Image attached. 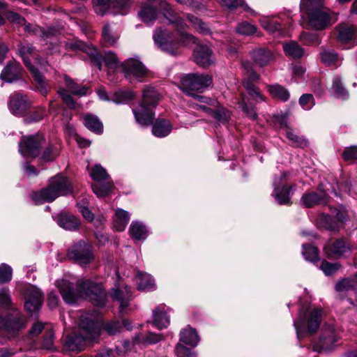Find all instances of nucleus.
Here are the masks:
<instances>
[{"label": "nucleus", "mask_w": 357, "mask_h": 357, "mask_svg": "<svg viewBox=\"0 0 357 357\" xmlns=\"http://www.w3.org/2000/svg\"><path fill=\"white\" fill-rule=\"evenodd\" d=\"M164 8L167 11L165 17L169 23L176 24L178 38H175L172 33L166 29H157L153 33V40L155 45L163 52L171 55H176L178 54L180 47H188L196 43V38L190 34L185 33L183 29V21L181 18L177 17L172 13L170 6L163 3Z\"/></svg>", "instance_id": "f257e3e1"}, {"label": "nucleus", "mask_w": 357, "mask_h": 357, "mask_svg": "<svg viewBox=\"0 0 357 357\" xmlns=\"http://www.w3.org/2000/svg\"><path fill=\"white\" fill-rule=\"evenodd\" d=\"M101 323L96 312L85 313L80 317L78 334L72 333L66 336L63 348L68 351H82L87 341L96 340L100 332Z\"/></svg>", "instance_id": "f03ea898"}, {"label": "nucleus", "mask_w": 357, "mask_h": 357, "mask_svg": "<svg viewBox=\"0 0 357 357\" xmlns=\"http://www.w3.org/2000/svg\"><path fill=\"white\" fill-rule=\"evenodd\" d=\"M243 67L246 70L243 82L248 96L243 95L240 107L242 111L252 120L257 119V114L255 109L254 104L265 101V98L260 93L259 89L253 85V82L259 78V75L254 71L248 63H243Z\"/></svg>", "instance_id": "7ed1b4c3"}, {"label": "nucleus", "mask_w": 357, "mask_h": 357, "mask_svg": "<svg viewBox=\"0 0 357 357\" xmlns=\"http://www.w3.org/2000/svg\"><path fill=\"white\" fill-rule=\"evenodd\" d=\"M43 141L40 134L23 136L19 142V151L25 158L40 157L45 162L52 161L59 155V148L50 144L40 153L39 149Z\"/></svg>", "instance_id": "20e7f679"}, {"label": "nucleus", "mask_w": 357, "mask_h": 357, "mask_svg": "<svg viewBox=\"0 0 357 357\" xmlns=\"http://www.w3.org/2000/svg\"><path fill=\"white\" fill-rule=\"evenodd\" d=\"M73 193L70 181L61 174L52 177L48 185L42 190L33 192L31 199L36 204L44 202H52L60 196H66Z\"/></svg>", "instance_id": "39448f33"}, {"label": "nucleus", "mask_w": 357, "mask_h": 357, "mask_svg": "<svg viewBox=\"0 0 357 357\" xmlns=\"http://www.w3.org/2000/svg\"><path fill=\"white\" fill-rule=\"evenodd\" d=\"M301 9L307 15L308 24L316 30H323L331 24V13L322 0H301Z\"/></svg>", "instance_id": "423d86ee"}, {"label": "nucleus", "mask_w": 357, "mask_h": 357, "mask_svg": "<svg viewBox=\"0 0 357 357\" xmlns=\"http://www.w3.org/2000/svg\"><path fill=\"white\" fill-rule=\"evenodd\" d=\"M159 100V94L153 87L147 86L143 91L142 101L139 105L132 109L137 123L143 126L151 125L154 119L153 109Z\"/></svg>", "instance_id": "0eeeda50"}, {"label": "nucleus", "mask_w": 357, "mask_h": 357, "mask_svg": "<svg viewBox=\"0 0 357 357\" xmlns=\"http://www.w3.org/2000/svg\"><path fill=\"white\" fill-rule=\"evenodd\" d=\"M322 311L319 308L300 310L297 319L294 321L297 338L300 340L307 334L315 333L319 328Z\"/></svg>", "instance_id": "6e6552de"}, {"label": "nucleus", "mask_w": 357, "mask_h": 357, "mask_svg": "<svg viewBox=\"0 0 357 357\" xmlns=\"http://www.w3.org/2000/svg\"><path fill=\"white\" fill-rule=\"evenodd\" d=\"M79 294L89 300L94 305L103 307L106 304V292L101 284L91 280H79L77 283Z\"/></svg>", "instance_id": "1a4fd4ad"}, {"label": "nucleus", "mask_w": 357, "mask_h": 357, "mask_svg": "<svg viewBox=\"0 0 357 357\" xmlns=\"http://www.w3.org/2000/svg\"><path fill=\"white\" fill-rule=\"evenodd\" d=\"M90 176L94 181V183L91 184V188L97 197H105L112 192L114 184L109 180V176L106 169L100 165H96L91 169Z\"/></svg>", "instance_id": "9d476101"}, {"label": "nucleus", "mask_w": 357, "mask_h": 357, "mask_svg": "<svg viewBox=\"0 0 357 357\" xmlns=\"http://www.w3.org/2000/svg\"><path fill=\"white\" fill-rule=\"evenodd\" d=\"M211 83L212 77L206 74L190 73L181 77V88L188 95H192L190 91L207 88Z\"/></svg>", "instance_id": "9b49d317"}, {"label": "nucleus", "mask_w": 357, "mask_h": 357, "mask_svg": "<svg viewBox=\"0 0 357 357\" xmlns=\"http://www.w3.org/2000/svg\"><path fill=\"white\" fill-rule=\"evenodd\" d=\"M124 77L130 82H143L148 75V70L137 59L130 58L121 63Z\"/></svg>", "instance_id": "f8f14e48"}, {"label": "nucleus", "mask_w": 357, "mask_h": 357, "mask_svg": "<svg viewBox=\"0 0 357 357\" xmlns=\"http://www.w3.org/2000/svg\"><path fill=\"white\" fill-rule=\"evenodd\" d=\"M68 257L80 265L89 264L93 259L91 246L84 241L71 246L68 250Z\"/></svg>", "instance_id": "ddd939ff"}, {"label": "nucleus", "mask_w": 357, "mask_h": 357, "mask_svg": "<svg viewBox=\"0 0 357 357\" xmlns=\"http://www.w3.org/2000/svg\"><path fill=\"white\" fill-rule=\"evenodd\" d=\"M286 174H282L279 177H275L273 181L274 190L273 196L277 203L280 205L290 204L291 186L285 185L284 179Z\"/></svg>", "instance_id": "4468645a"}, {"label": "nucleus", "mask_w": 357, "mask_h": 357, "mask_svg": "<svg viewBox=\"0 0 357 357\" xmlns=\"http://www.w3.org/2000/svg\"><path fill=\"white\" fill-rule=\"evenodd\" d=\"M26 320L17 310H14L13 314L6 319L0 318V328L8 333L15 336L22 329L26 327Z\"/></svg>", "instance_id": "2eb2a0df"}, {"label": "nucleus", "mask_w": 357, "mask_h": 357, "mask_svg": "<svg viewBox=\"0 0 357 357\" xmlns=\"http://www.w3.org/2000/svg\"><path fill=\"white\" fill-rule=\"evenodd\" d=\"M93 63L100 70L102 68V61L104 60L105 66L109 69H116L121 66L119 60L116 55L111 51L106 52L102 57L95 48H89L88 53Z\"/></svg>", "instance_id": "dca6fc26"}, {"label": "nucleus", "mask_w": 357, "mask_h": 357, "mask_svg": "<svg viewBox=\"0 0 357 357\" xmlns=\"http://www.w3.org/2000/svg\"><path fill=\"white\" fill-rule=\"evenodd\" d=\"M26 301L24 308L27 312H35L40 310L43 301V295L35 286L29 285L24 292Z\"/></svg>", "instance_id": "f3484780"}, {"label": "nucleus", "mask_w": 357, "mask_h": 357, "mask_svg": "<svg viewBox=\"0 0 357 357\" xmlns=\"http://www.w3.org/2000/svg\"><path fill=\"white\" fill-rule=\"evenodd\" d=\"M338 340V336L333 326H326L322 328L319 343L314 347L316 351H331Z\"/></svg>", "instance_id": "a211bd4d"}, {"label": "nucleus", "mask_w": 357, "mask_h": 357, "mask_svg": "<svg viewBox=\"0 0 357 357\" xmlns=\"http://www.w3.org/2000/svg\"><path fill=\"white\" fill-rule=\"evenodd\" d=\"M275 122L280 126L281 129L284 130L285 135L291 146L295 147H305L307 145V142L303 137L296 135L295 132L288 126L287 115L277 116L275 117Z\"/></svg>", "instance_id": "6ab92c4d"}, {"label": "nucleus", "mask_w": 357, "mask_h": 357, "mask_svg": "<svg viewBox=\"0 0 357 357\" xmlns=\"http://www.w3.org/2000/svg\"><path fill=\"white\" fill-rule=\"evenodd\" d=\"M18 52L29 71H31V68H37L31 64V59H33L41 68H44L46 65H47V62L45 60L36 57V54L35 52V48L30 44L20 45L18 48Z\"/></svg>", "instance_id": "aec40b11"}, {"label": "nucleus", "mask_w": 357, "mask_h": 357, "mask_svg": "<svg viewBox=\"0 0 357 357\" xmlns=\"http://www.w3.org/2000/svg\"><path fill=\"white\" fill-rule=\"evenodd\" d=\"M31 106V102L26 96L15 93L10 97L8 107L12 114L16 116L22 115Z\"/></svg>", "instance_id": "412c9836"}, {"label": "nucleus", "mask_w": 357, "mask_h": 357, "mask_svg": "<svg viewBox=\"0 0 357 357\" xmlns=\"http://www.w3.org/2000/svg\"><path fill=\"white\" fill-rule=\"evenodd\" d=\"M328 257H342L351 251L349 245L342 239H337L332 243H328L324 248Z\"/></svg>", "instance_id": "4be33fe9"}, {"label": "nucleus", "mask_w": 357, "mask_h": 357, "mask_svg": "<svg viewBox=\"0 0 357 357\" xmlns=\"http://www.w3.org/2000/svg\"><path fill=\"white\" fill-rule=\"evenodd\" d=\"M338 41L346 44L352 41L357 44V27L348 24H341L337 27Z\"/></svg>", "instance_id": "5701e85b"}, {"label": "nucleus", "mask_w": 357, "mask_h": 357, "mask_svg": "<svg viewBox=\"0 0 357 357\" xmlns=\"http://www.w3.org/2000/svg\"><path fill=\"white\" fill-rule=\"evenodd\" d=\"M196 63L203 67H207L213 63L212 51L207 45H199L194 50Z\"/></svg>", "instance_id": "b1692460"}, {"label": "nucleus", "mask_w": 357, "mask_h": 357, "mask_svg": "<svg viewBox=\"0 0 357 357\" xmlns=\"http://www.w3.org/2000/svg\"><path fill=\"white\" fill-rule=\"evenodd\" d=\"M113 299L116 300L119 303L120 311L123 312L129 306L130 301L132 298L130 288L126 285L122 289H113L111 293Z\"/></svg>", "instance_id": "393cba45"}, {"label": "nucleus", "mask_w": 357, "mask_h": 357, "mask_svg": "<svg viewBox=\"0 0 357 357\" xmlns=\"http://www.w3.org/2000/svg\"><path fill=\"white\" fill-rule=\"evenodd\" d=\"M56 286L66 303L72 305L77 302L78 294L75 291L72 284L68 281L66 280H58Z\"/></svg>", "instance_id": "a878e982"}, {"label": "nucleus", "mask_w": 357, "mask_h": 357, "mask_svg": "<svg viewBox=\"0 0 357 357\" xmlns=\"http://www.w3.org/2000/svg\"><path fill=\"white\" fill-rule=\"evenodd\" d=\"M22 68L17 62H10L2 70L0 78L8 83H11L20 79Z\"/></svg>", "instance_id": "bb28decb"}, {"label": "nucleus", "mask_w": 357, "mask_h": 357, "mask_svg": "<svg viewBox=\"0 0 357 357\" xmlns=\"http://www.w3.org/2000/svg\"><path fill=\"white\" fill-rule=\"evenodd\" d=\"M152 317V324L158 329L167 328L169 324V317L162 306H158L153 310Z\"/></svg>", "instance_id": "cd10ccee"}, {"label": "nucleus", "mask_w": 357, "mask_h": 357, "mask_svg": "<svg viewBox=\"0 0 357 357\" xmlns=\"http://www.w3.org/2000/svg\"><path fill=\"white\" fill-rule=\"evenodd\" d=\"M57 224L66 230H76L79 225L80 221L78 218L70 213H61L56 218Z\"/></svg>", "instance_id": "c85d7f7f"}, {"label": "nucleus", "mask_w": 357, "mask_h": 357, "mask_svg": "<svg viewBox=\"0 0 357 357\" xmlns=\"http://www.w3.org/2000/svg\"><path fill=\"white\" fill-rule=\"evenodd\" d=\"M130 236L137 241H144L149 236V229L141 221H132L129 227Z\"/></svg>", "instance_id": "c756f323"}, {"label": "nucleus", "mask_w": 357, "mask_h": 357, "mask_svg": "<svg viewBox=\"0 0 357 357\" xmlns=\"http://www.w3.org/2000/svg\"><path fill=\"white\" fill-rule=\"evenodd\" d=\"M303 204L307 208L326 202V194L321 190L319 193L310 192L305 193L301 198Z\"/></svg>", "instance_id": "7c9ffc66"}, {"label": "nucleus", "mask_w": 357, "mask_h": 357, "mask_svg": "<svg viewBox=\"0 0 357 357\" xmlns=\"http://www.w3.org/2000/svg\"><path fill=\"white\" fill-rule=\"evenodd\" d=\"M330 92L336 98L346 100L349 98V92L344 86L340 75H335L333 77Z\"/></svg>", "instance_id": "2f4dec72"}, {"label": "nucleus", "mask_w": 357, "mask_h": 357, "mask_svg": "<svg viewBox=\"0 0 357 357\" xmlns=\"http://www.w3.org/2000/svg\"><path fill=\"white\" fill-rule=\"evenodd\" d=\"M260 24L266 31L274 34L275 36H283L284 35L281 23L276 20L263 17L260 20Z\"/></svg>", "instance_id": "473e14b6"}, {"label": "nucleus", "mask_w": 357, "mask_h": 357, "mask_svg": "<svg viewBox=\"0 0 357 357\" xmlns=\"http://www.w3.org/2000/svg\"><path fill=\"white\" fill-rule=\"evenodd\" d=\"M130 220V215L128 211L117 208L113 217V227L118 231H123Z\"/></svg>", "instance_id": "72a5a7b5"}, {"label": "nucleus", "mask_w": 357, "mask_h": 357, "mask_svg": "<svg viewBox=\"0 0 357 357\" xmlns=\"http://www.w3.org/2000/svg\"><path fill=\"white\" fill-rule=\"evenodd\" d=\"M162 340V335L160 333L149 332L146 335L139 334L133 338V344L139 345H149L156 344Z\"/></svg>", "instance_id": "f704fd0d"}, {"label": "nucleus", "mask_w": 357, "mask_h": 357, "mask_svg": "<svg viewBox=\"0 0 357 357\" xmlns=\"http://www.w3.org/2000/svg\"><path fill=\"white\" fill-rule=\"evenodd\" d=\"M267 90L269 94L275 99L282 102H287L290 97V93L287 89L278 84L267 85Z\"/></svg>", "instance_id": "c9c22d12"}, {"label": "nucleus", "mask_w": 357, "mask_h": 357, "mask_svg": "<svg viewBox=\"0 0 357 357\" xmlns=\"http://www.w3.org/2000/svg\"><path fill=\"white\" fill-rule=\"evenodd\" d=\"M137 288L142 291H151L155 289V280L146 273H138L137 277Z\"/></svg>", "instance_id": "e433bc0d"}, {"label": "nucleus", "mask_w": 357, "mask_h": 357, "mask_svg": "<svg viewBox=\"0 0 357 357\" xmlns=\"http://www.w3.org/2000/svg\"><path fill=\"white\" fill-rule=\"evenodd\" d=\"M335 290L338 292L353 291L357 294V273L353 277L344 278L337 282Z\"/></svg>", "instance_id": "4c0bfd02"}, {"label": "nucleus", "mask_w": 357, "mask_h": 357, "mask_svg": "<svg viewBox=\"0 0 357 357\" xmlns=\"http://www.w3.org/2000/svg\"><path fill=\"white\" fill-rule=\"evenodd\" d=\"M172 128V126L169 121L165 119H159L153 124L152 133L157 137H164L170 133Z\"/></svg>", "instance_id": "58836bf2"}, {"label": "nucleus", "mask_w": 357, "mask_h": 357, "mask_svg": "<svg viewBox=\"0 0 357 357\" xmlns=\"http://www.w3.org/2000/svg\"><path fill=\"white\" fill-rule=\"evenodd\" d=\"M199 341L197 331L192 328H186L180 333V342L185 344L196 347Z\"/></svg>", "instance_id": "ea45409f"}, {"label": "nucleus", "mask_w": 357, "mask_h": 357, "mask_svg": "<svg viewBox=\"0 0 357 357\" xmlns=\"http://www.w3.org/2000/svg\"><path fill=\"white\" fill-rule=\"evenodd\" d=\"M255 63L260 67L266 66L272 59V52L266 49H258L252 52Z\"/></svg>", "instance_id": "a19ab883"}, {"label": "nucleus", "mask_w": 357, "mask_h": 357, "mask_svg": "<svg viewBox=\"0 0 357 357\" xmlns=\"http://www.w3.org/2000/svg\"><path fill=\"white\" fill-rule=\"evenodd\" d=\"M84 124L91 131L101 134L103 131V125L98 116L93 114H86L84 116Z\"/></svg>", "instance_id": "79ce46f5"}, {"label": "nucleus", "mask_w": 357, "mask_h": 357, "mask_svg": "<svg viewBox=\"0 0 357 357\" xmlns=\"http://www.w3.org/2000/svg\"><path fill=\"white\" fill-rule=\"evenodd\" d=\"M283 50L287 56L294 59H300L304 55V50L296 41L284 43Z\"/></svg>", "instance_id": "37998d69"}, {"label": "nucleus", "mask_w": 357, "mask_h": 357, "mask_svg": "<svg viewBox=\"0 0 357 357\" xmlns=\"http://www.w3.org/2000/svg\"><path fill=\"white\" fill-rule=\"evenodd\" d=\"M30 73L36 83L37 91H39L41 95L46 96L50 90V86L45 82L43 75L38 71V68H31Z\"/></svg>", "instance_id": "c03bdc74"}, {"label": "nucleus", "mask_w": 357, "mask_h": 357, "mask_svg": "<svg viewBox=\"0 0 357 357\" xmlns=\"http://www.w3.org/2000/svg\"><path fill=\"white\" fill-rule=\"evenodd\" d=\"M102 36L105 44L109 46L114 45L119 37L114 27L109 24L103 26Z\"/></svg>", "instance_id": "a18cd8bd"}, {"label": "nucleus", "mask_w": 357, "mask_h": 357, "mask_svg": "<svg viewBox=\"0 0 357 357\" xmlns=\"http://www.w3.org/2000/svg\"><path fill=\"white\" fill-rule=\"evenodd\" d=\"M63 79L66 86L69 89L70 92L79 96H84L87 93L88 88L85 86H80L75 83L70 77L66 75H63Z\"/></svg>", "instance_id": "49530a36"}, {"label": "nucleus", "mask_w": 357, "mask_h": 357, "mask_svg": "<svg viewBox=\"0 0 357 357\" xmlns=\"http://www.w3.org/2000/svg\"><path fill=\"white\" fill-rule=\"evenodd\" d=\"M29 30H24L30 34L38 36L42 38L47 39L51 36L55 35L56 29L54 28H49L47 30L44 29L42 27L38 26H33L30 24V26L29 28Z\"/></svg>", "instance_id": "de8ad7c7"}, {"label": "nucleus", "mask_w": 357, "mask_h": 357, "mask_svg": "<svg viewBox=\"0 0 357 357\" xmlns=\"http://www.w3.org/2000/svg\"><path fill=\"white\" fill-rule=\"evenodd\" d=\"M141 20L147 24H151L158 16V11L149 6H144L139 13Z\"/></svg>", "instance_id": "09e8293b"}, {"label": "nucleus", "mask_w": 357, "mask_h": 357, "mask_svg": "<svg viewBox=\"0 0 357 357\" xmlns=\"http://www.w3.org/2000/svg\"><path fill=\"white\" fill-rule=\"evenodd\" d=\"M123 326L128 331L132 329L130 323L128 320L123 319L122 323L118 321H112L107 323L105 326V331L110 335H114L120 331L121 328Z\"/></svg>", "instance_id": "8fccbe9b"}, {"label": "nucleus", "mask_w": 357, "mask_h": 357, "mask_svg": "<svg viewBox=\"0 0 357 357\" xmlns=\"http://www.w3.org/2000/svg\"><path fill=\"white\" fill-rule=\"evenodd\" d=\"M302 254L305 260L312 263L319 260L318 249L311 245H303Z\"/></svg>", "instance_id": "3c124183"}, {"label": "nucleus", "mask_w": 357, "mask_h": 357, "mask_svg": "<svg viewBox=\"0 0 357 357\" xmlns=\"http://www.w3.org/2000/svg\"><path fill=\"white\" fill-rule=\"evenodd\" d=\"M135 97V93L132 91H117L112 97V101L116 104H125L132 100Z\"/></svg>", "instance_id": "603ef678"}, {"label": "nucleus", "mask_w": 357, "mask_h": 357, "mask_svg": "<svg viewBox=\"0 0 357 357\" xmlns=\"http://www.w3.org/2000/svg\"><path fill=\"white\" fill-rule=\"evenodd\" d=\"M131 0H112V5L116 14L126 15L130 9Z\"/></svg>", "instance_id": "864d4df0"}, {"label": "nucleus", "mask_w": 357, "mask_h": 357, "mask_svg": "<svg viewBox=\"0 0 357 357\" xmlns=\"http://www.w3.org/2000/svg\"><path fill=\"white\" fill-rule=\"evenodd\" d=\"M5 15L10 22L23 26L24 30H29L30 23H28L26 20L19 14L8 10L5 13Z\"/></svg>", "instance_id": "5fc2aeb1"}, {"label": "nucleus", "mask_w": 357, "mask_h": 357, "mask_svg": "<svg viewBox=\"0 0 357 357\" xmlns=\"http://www.w3.org/2000/svg\"><path fill=\"white\" fill-rule=\"evenodd\" d=\"M12 305L10 289L6 287L0 288V307L9 309Z\"/></svg>", "instance_id": "6e6d98bb"}, {"label": "nucleus", "mask_w": 357, "mask_h": 357, "mask_svg": "<svg viewBox=\"0 0 357 357\" xmlns=\"http://www.w3.org/2000/svg\"><path fill=\"white\" fill-rule=\"evenodd\" d=\"M13 278V269L7 264H0V284L10 282Z\"/></svg>", "instance_id": "4d7b16f0"}, {"label": "nucleus", "mask_w": 357, "mask_h": 357, "mask_svg": "<svg viewBox=\"0 0 357 357\" xmlns=\"http://www.w3.org/2000/svg\"><path fill=\"white\" fill-rule=\"evenodd\" d=\"M320 59L321 62L327 66H331L335 63L338 61L337 54L329 50H324L320 52Z\"/></svg>", "instance_id": "13d9d810"}, {"label": "nucleus", "mask_w": 357, "mask_h": 357, "mask_svg": "<svg viewBox=\"0 0 357 357\" xmlns=\"http://www.w3.org/2000/svg\"><path fill=\"white\" fill-rule=\"evenodd\" d=\"M211 115L220 123L225 124L228 121L229 112L225 108L218 107L217 109H213Z\"/></svg>", "instance_id": "bf43d9fd"}, {"label": "nucleus", "mask_w": 357, "mask_h": 357, "mask_svg": "<svg viewBox=\"0 0 357 357\" xmlns=\"http://www.w3.org/2000/svg\"><path fill=\"white\" fill-rule=\"evenodd\" d=\"M236 31L241 35L249 36L257 31V27L250 22H242L237 25Z\"/></svg>", "instance_id": "052dcab7"}, {"label": "nucleus", "mask_w": 357, "mask_h": 357, "mask_svg": "<svg viewBox=\"0 0 357 357\" xmlns=\"http://www.w3.org/2000/svg\"><path fill=\"white\" fill-rule=\"evenodd\" d=\"M54 332L52 329H47L45 332L44 338L42 342L41 347L43 349L54 351Z\"/></svg>", "instance_id": "680f3d73"}, {"label": "nucleus", "mask_w": 357, "mask_h": 357, "mask_svg": "<svg viewBox=\"0 0 357 357\" xmlns=\"http://www.w3.org/2000/svg\"><path fill=\"white\" fill-rule=\"evenodd\" d=\"M299 105L305 110L311 109L315 105L314 97L312 94L305 93L298 100Z\"/></svg>", "instance_id": "e2e57ef3"}, {"label": "nucleus", "mask_w": 357, "mask_h": 357, "mask_svg": "<svg viewBox=\"0 0 357 357\" xmlns=\"http://www.w3.org/2000/svg\"><path fill=\"white\" fill-rule=\"evenodd\" d=\"M188 19L192 23L194 27L196 29H197L200 33H209V29L208 26L205 23H204L200 19L191 15H188Z\"/></svg>", "instance_id": "0e129e2a"}, {"label": "nucleus", "mask_w": 357, "mask_h": 357, "mask_svg": "<svg viewBox=\"0 0 357 357\" xmlns=\"http://www.w3.org/2000/svg\"><path fill=\"white\" fill-rule=\"evenodd\" d=\"M218 1L220 2V3L222 6H224L229 10H233V9L238 8V6H243L245 10H246V11L251 10V9L248 7V6L243 5V0H218Z\"/></svg>", "instance_id": "69168bd1"}, {"label": "nucleus", "mask_w": 357, "mask_h": 357, "mask_svg": "<svg viewBox=\"0 0 357 357\" xmlns=\"http://www.w3.org/2000/svg\"><path fill=\"white\" fill-rule=\"evenodd\" d=\"M111 4V0H96L94 3L95 12L98 15H103L108 10Z\"/></svg>", "instance_id": "338daca9"}, {"label": "nucleus", "mask_w": 357, "mask_h": 357, "mask_svg": "<svg viewBox=\"0 0 357 357\" xmlns=\"http://www.w3.org/2000/svg\"><path fill=\"white\" fill-rule=\"evenodd\" d=\"M178 357H195V354L189 348L184 346L182 342L177 344L175 349Z\"/></svg>", "instance_id": "774afa93"}]
</instances>
